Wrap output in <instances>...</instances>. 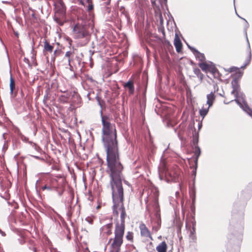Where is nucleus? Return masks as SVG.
Instances as JSON below:
<instances>
[{
	"label": "nucleus",
	"instance_id": "1",
	"mask_svg": "<svg viewBox=\"0 0 252 252\" xmlns=\"http://www.w3.org/2000/svg\"><path fill=\"white\" fill-rule=\"evenodd\" d=\"M110 177V185L112 191L113 199L114 203L113 213L118 217L120 212V221L116 220L114 229V237L108 241L109 252H120L123 243L126 217L124 205V189L122 186V172L108 174Z\"/></svg>",
	"mask_w": 252,
	"mask_h": 252
},
{
	"label": "nucleus",
	"instance_id": "2",
	"mask_svg": "<svg viewBox=\"0 0 252 252\" xmlns=\"http://www.w3.org/2000/svg\"><path fill=\"white\" fill-rule=\"evenodd\" d=\"M101 122L102 141L106 153V173L122 172L124 167L120 162L116 126L111 123L110 118L107 116H101Z\"/></svg>",
	"mask_w": 252,
	"mask_h": 252
},
{
	"label": "nucleus",
	"instance_id": "3",
	"mask_svg": "<svg viewBox=\"0 0 252 252\" xmlns=\"http://www.w3.org/2000/svg\"><path fill=\"white\" fill-rule=\"evenodd\" d=\"M56 12L54 19L60 25L63 26L65 21V6L62 0L58 1L56 4Z\"/></svg>",
	"mask_w": 252,
	"mask_h": 252
},
{
	"label": "nucleus",
	"instance_id": "4",
	"mask_svg": "<svg viewBox=\"0 0 252 252\" xmlns=\"http://www.w3.org/2000/svg\"><path fill=\"white\" fill-rule=\"evenodd\" d=\"M88 27L86 25L78 23L76 24L73 30L75 38L79 39L86 37L89 35Z\"/></svg>",
	"mask_w": 252,
	"mask_h": 252
},
{
	"label": "nucleus",
	"instance_id": "5",
	"mask_svg": "<svg viewBox=\"0 0 252 252\" xmlns=\"http://www.w3.org/2000/svg\"><path fill=\"white\" fill-rule=\"evenodd\" d=\"M58 179L51 178L49 180L53 190H55L61 194L63 190V189L65 185V180L61 177H57Z\"/></svg>",
	"mask_w": 252,
	"mask_h": 252
},
{
	"label": "nucleus",
	"instance_id": "6",
	"mask_svg": "<svg viewBox=\"0 0 252 252\" xmlns=\"http://www.w3.org/2000/svg\"><path fill=\"white\" fill-rule=\"evenodd\" d=\"M198 66L205 73L210 72L212 73L215 78L219 77V71L214 64L202 62L199 63Z\"/></svg>",
	"mask_w": 252,
	"mask_h": 252
},
{
	"label": "nucleus",
	"instance_id": "7",
	"mask_svg": "<svg viewBox=\"0 0 252 252\" xmlns=\"http://www.w3.org/2000/svg\"><path fill=\"white\" fill-rule=\"evenodd\" d=\"M139 229L140 231V235L142 237H143L147 241L149 240H153V238L151 232L146 226V225L141 223L139 225Z\"/></svg>",
	"mask_w": 252,
	"mask_h": 252
},
{
	"label": "nucleus",
	"instance_id": "8",
	"mask_svg": "<svg viewBox=\"0 0 252 252\" xmlns=\"http://www.w3.org/2000/svg\"><path fill=\"white\" fill-rule=\"evenodd\" d=\"M231 84L233 88L231 94L234 95L235 100L236 101L237 98L238 97V95L240 90L239 81L232 80Z\"/></svg>",
	"mask_w": 252,
	"mask_h": 252
},
{
	"label": "nucleus",
	"instance_id": "9",
	"mask_svg": "<svg viewBox=\"0 0 252 252\" xmlns=\"http://www.w3.org/2000/svg\"><path fill=\"white\" fill-rule=\"evenodd\" d=\"M168 175L174 181L177 180L180 175V169L177 166L174 167L173 169L168 171Z\"/></svg>",
	"mask_w": 252,
	"mask_h": 252
},
{
	"label": "nucleus",
	"instance_id": "10",
	"mask_svg": "<svg viewBox=\"0 0 252 252\" xmlns=\"http://www.w3.org/2000/svg\"><path fill=\"white\" fill-rule=\"evenodd\" d=\"M54 49V46L50 44L46 40L44 42L43 53L45 56L48 55V53H51Z\"/></svg>",
	"mask_w": 252,
	"mask_h": 252
},
{
	"label": "nucleus",
	"instance_id": "11",
	"mask_svg": "<svg viewBox=\"0 0 252 252\" xmlns=\"http://www.w3.org/2000/svg\"><path fill=\"white\" fill-rule=\"evenodd\" d=\"M189 48L192 52L196 59L201 62H204L205 60V57L204 54L200 53L193 47H189Z\"/></svg>",
	"mask_w": 252,
	"mask_h": 252
},
{
	"label": "nucleus",
	"instance_id": "12",
	"mask_svg": "<svg viewBox=\"0 0 252 252\" xmlns=\"http://www.w3.org/2000/svg\"><path fill=\"white\" fill-rule=\"evenodd\" d=\"M174 44L175 47L176 51L177 53H180L182 50L183 45L181 42L180 39L177 34L175 35V37L174 40Z\"/></svg>",
	"mask_w": 252,
	"mask_h": 252
},
{
	"label": "nucleus",
	"instance_id": "13",
	"mask_svg": "<svg viewBox=\"0 0 252 252\" xmlns=\"http://www.w3.org/2000/svg\"><path fill=\"white\" fill-rule=\"evenodd\" d=\"M113 228V223H109L104 226L101 228L102 233L106 234L107 235H110L112 234V229Z\"/></svg>",
	"mask_w": 252,
	"mask_h": 252
},
{
	"label": "nucleus",
	"instance_id": "14",
	"mask_svg": "<svg viewBox=\"0 0 252 252\" xmlns=\"http://www.w3.org/2000/svg\"><path fill=\"white\" fill-rule=\"evenodd\" d=\"M124 87L128 89V92L130 94H132L134 92V86L133 82L132 80H129L124 85Z\"/></svg>",
	"mask_w": 252,
	"mask_h": 252
},
{
	"label": "nucleus",
	"instance_id": "15",
	"mask_svg": "<svg viewBox=\"0 0 252 252\" xmlns=\"http://www.w3.org/2000/svg\"><path fill=\"white\" fill-rule=\"evenodd\" d=\"M167 246L165 241L162 242L156 248V250L158 252H166Z\"/></svg>",
	"mask_w": 252,
	"mask_h": 252
},
{
	"label": "nucleus",
	"instance_id": "16",
	"mask_svg": "<svg viewBox=\"0 0 252 252\" xmlns=\"http://www.w3.org/2000/svg\"><path fill=\"white\" fill-rule=\"evenodd\" d=\"M207 104L208 105L209 107L212 106L214 101L215 99V93L211 92L210 94L207 95Z\"/></svg>",
	"mask_w": 252,
	"mask_h": 252
},
{
	"label": "nucleus",
	"instance_id": "17",
	"mask_svg": "<svg viewBox=\"0 0 252 252\" xmlns=\"http://www.w3.org/2000/svg\"><path fill=\"white\" fill-rule=\"evenodd\" d=\"M161 225V220L160 218H158L155 222H154L152 225L153 230L157 232L158 231Z\"/></svg>",
	"mask_w": 252,
	"mask_h": 252
},
{
	"label": "nucleus",
	"instance_id": "18",
	"mask_svg": "<svg viewBox=\"0 0 252 252\" xmlns=\"http://www.w3.org/2000/svg\"><path fill=\"white\" fill-rule=\"evenodd\" d=\"M243 75V71H241L240 69L238 71L235 72L232 75L233 80H236L237 81H239L241 78L242 77Z\"/></svg>",
	"mask_w": 252,
	"mask_h": 252
},
{
	"label": "nucleus",
	"instance_id": "19",
	"mask_svg": "<svg viewBox=\"0 0 252 252\" xmlns=\"http://www.w3.org/2000/svg\"><path fill=\"white\" fill-rule=\"evenodd\" d=\"M70 95L66 94V95H61L59 97V101L62 103H67L68 102Z\"/></svg>",
	"mask_w": 252,
	"mask_h": 252
},
{
	"label": "nucleus",
	"instance_id": "20",
	"mask_svg": "<svg viewBox=\"0 0 252 252\" xmlns=\"http://www.w3.org/2000/svg\"><path fill=\"white\" fill-rule=\"evenodd\" d=\"M126 239L130 243H133L134 242V233L132 231H128L126 235Z\"/></svg>",
	"mask_w": 252,
	"mask_h": 252
},
{
	"label": "nucleus",
	"instance_id": "21",
	"mask_svg": "<svg viewBox=\"0 0 252 252\" xmlns=\"http://www.w3.org/2000/svg\"><path fill=\"white\" fill-rule=\"evenodd\" d=\"M193 72L196 75V76L199 78L201 81L203 80L204 78V75L201 73L200 70L199 68H194Z\"/></svg>",
	"mask_w": 252,
	"mask_h": 252
},
{
	"label": "nucleus",
	"instance_id": "22",
	"mask_svg": "<svg viewBox=\"0 0 252 252\" xmlns=\"http://www.w3.org/2000/svg\"><path fill=\"white\" fill-rule=\"evenodd\" d=\"M15 88V83L14 79L11 76L10 79V93L12 94L13 93L14 90Z\"/></svg>",
	"mask_w": 252,
	"mask_h": 252
},
{
	"label": "nucleus",
	"instance_id": "23",
	"mask_svg": "<svg viewBox=\"0 0 252 252\" xmlns=\"http://www.w3.org/2000/svg\"><path fill=\"white\" fill-rule=\"evenodd\" d=\"M210 107L209 106L207 108L202 107L201 109L199 111V114L203 118L205 117V116L207 114L209 109Z\"/></svg>",
	"mask_w": 252,
	"mask_h": 252
},
{
	"label": "nucleus",
	"instance_id": "24",
	"mask_svg": "<svg viewBox=\"0 0 252 252\" xmlns=\"http://www.w3.org/2000/svg\"><path fill=\"white\" fill-rule=\"evenodd\" d=\"M73 54V52H72L71 51H67L65 53V56L68 58V64L71 67V65L70 64V63H71V59H70V57Z\"/></svg>",
	"mask_w": 252,
	"mask_h": 252
},
{
	"label": "nucleus",
	"instance_id": "25",
	"mask_svg": "<svg viewBox=\"0 0 252 252\" xmlns=\"http://www.w3.org/2000/svg\"><path fill=\"white\" fill-rule=\"evenodd\" d=\"M41 189L43 190H44L45 189H47L49 191L53 190L52 186H51L50 183H49V181L47 183V184H46L45 186H43L41 188Z\"/></svg>",
	"mask_w": 252,
	"mask_h": 252
},
{
	"label": "nucleus",
	"instance_id": "26",
	"mask_svg": "<svg viewBox=\"0 0 252 252\" xmlns=\"http://www.w3.org/2000/svg\"><path fill=\"white\" fill-rule=\"evenodd\" d=\"M87 1L88 3V7H87L88 10L89 11H91L94 8V5L93 4L92 1L91 0H87Z\"/></svg>",
	"mask_w": 252,
	"mask_h": 252
},
{
	"label": "nucleus",
	"instance_id": "27",
	"mask_svg": "<svg viewBox=\"0 0 252 252\" xmlns=\"http://www.w3.org/2000/svg\"><path fill=\"white\" fill-rule=\"evenodd\" d=\"M200 152H200V148L198 147H195V151H194V154L196 156V161L197 160V158H198L199 157V156L200 155Z\"/></svg>",
	"mask_w": 252,
	"mask_h": 252
},
{
	"label": "nucleus",
	"instance_id": "28",
	"mask_svg": "<svg viewBox=\"0 0 252 252\" xmlns=\"http://www.w3.org/2000/svg\"><path fill=\"white\" fill-rule=\"evenodd\" d=\"M239 70H240L239 68H237L236 67L233 66V67H230L229 68H228L227 71L229 72L235 73L236 71H238Z\"/></svg>",
	"mask_w": 252,
	"mask_h": 252
},
{
	"label": "nucleus",
	"instance_id": "29",
	"mask_svg": "<svg viewBox=\"0 0 252 252\" xmlns=\"http://www.w3.org/2000/svg\"><path fill=\"white\" fill-rule=\"evenodd\" d=\"M192 228L190 231V234H195V222L194 220L192 221Z\"/></svg>",
	"mask_w": 252,
	"mask_h": 252
},
{
	"label": "nucleus",
	"instance_id": "30",
	"mask_svg": "<svg viewBox=\"0 0 252 252\" xmlns=\"http://www.w3.org/2000/svg\"><path fill=\"white\" fill-rule=\"evenodd\" d=\"M48 94L47 93L46 95H44V99H43V103L44 104H46V103H47V101L48 100Z\"/></svg>",
	"mask_w": 252,
	"mask_h": 252
},
{
	"label": "nucleus",
	"instance_id": "31",
	"mask_svg": "<svg viewBox=\"0 0 252 252\" xmlns=\"http://www.w3.org/2000/svg\"><path fill=\"white\" fill-rule=\"evenodd\" d=\"M189 237L193 241H194L196 239V237L195 234H190Z\"/></svg>",
	"mask_w": 252,
	"mask_h": 252
},
{
	"label": "nucleus",
	"instance_id": "32",
	"mask_svg": "<svg viewBox=\"0 0 252 252\" xmlns=\"http://www.w3.org/2000/svg\"><path fill=\"white\" fill-rule=\"evenodd\" d=\"M124 182L125 184H126V185H127L129 187H130L131 189H132V187H131V185L128 183V181H126V180H124Z\"/></svg>",
	"mask_w": 252,
	"mask_h": 252
},
{
	"label": "nucleus",
	"instance_id": "33",
	"mask_svg": "<svg viewBox=\"0 0 252 252\" xmlns=\"http://www.w3.org/2000/svg\"><path fill=\"white\" fill-rule=\"evenodd\" d=\"M61 93H67V91L66 90H60V91Z\"/></svg>",
	"mask_w": 252,
	"mask_h": 252
},
{
	"label": "nucleus",
	"instance_id": "34",
	"mask_svg": "<svg viewBox=\"0 0 252 252\" xmlns=\"http://www.w3.org/2000/svg\"><path fill=\"white\" fill-rule=\"evenodd\" d=\"M130 247L134 250L136 249V247L133 245H131Z\"/></svg>",
	"mask_w": 252,
	"mask_h": 252
},
{
	"label": "nucleus",
	"instance_id": "35",
	"mask_svg": "<svg viewBox=\"0 0 252 252\" xmlns=\"http://www.w3.org/2000/svg\"><path fill=\"white\" fill-rule=\"evenodd\" d=\"M33 251L34 252H37L36 249L34 247L33 248Z\"/></svg>",
	"mask_w": 252,
	"mask_h": 252
},
{
	"label": "nucleus",
	"instance_id": "36",
	"mask_svg": "<svg viewBox=\"0 0 252 252\" xmlns=\"http://www.w3.org/2000/svg\"><path fill=\"white\" fill-rule=\"evenodd\" d=\"M34 157L35 158H36V159H40L39 157H37V156H34Z\"/></svg>",
	"mask_w": 252,
	"mask_h": 252
},
{
	"label": "nucleus",
	"instance_id": "37",
	"mask_svg": "<svg viewBox=\"0 0 252 252\" xmlns=\"http://www.w3.org/2000/svg\"><path fill=\"white\" fill-rule=\"evenodd\" d=\"M134 252H138V251L137 250H136L135 251H134Z\"/></svg>",
	"mask_w": 252,
	"mask_h": 252
},
{
	"label": "nucleus",
	"instance_id": "38",
	"mask_svg": "<svg viewBox=\"0 0 252 252\" xmlns=\"http://www.w3.org/2000/svg\"><path fill=\"white\" fill-rule=\"evenodd\" d=\"M158 213H157V218H158Z\"/></svg>",
	"mask_w": 252,
	"mask_h": 252
}]
</instances>
